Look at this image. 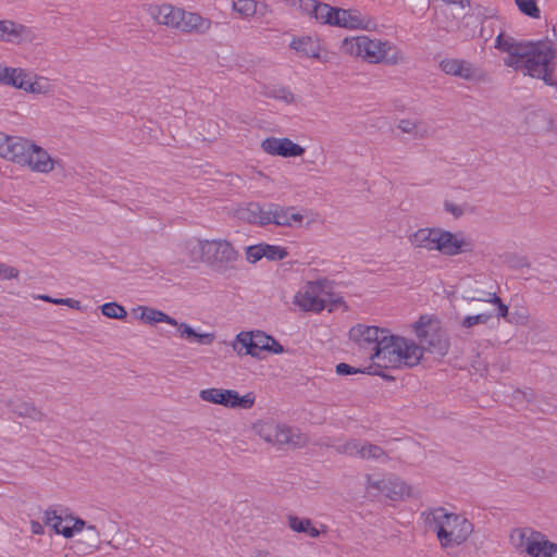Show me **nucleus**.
<instances>
[{
    "mask_svg": "<svg viewBox=\"0 0 557 557\" xmlns=\"http://www.w3.org/2000/svg\"><path fill=\"white\" fill-rule=\"evenodd\" d=\"M426 530L434 532L441 548L448 550L465 544L474 532V524L463 515L444 507L428 508L420 513Z\"/></svg>",
    "mask_w": 557,
    "mask_h": 557,
    "instance_id": "nucleus-1",
    "label": "nucleus"
},
{
    "mask_svg": "<svg viewBox=\"0 0 557 557\" xmlns=\"http://www.w3.org/2000/svg\"><path fill=\"white\" fill-rule=\"evenodd\" d=\"M423 347L403 336L386 334L381 337V343L370 359L381 368H413L418 366L423 357Z\"/></svg>",
    "mask_w": 557,
    "mask_h": 557,
    "instance_id": "nucleus-2",
    "label": "nucleus"
},
{
    "mask_svg": "<svg viewBox=\"0 0 557 557\" xmlns=\"http://www.w3.org/2000/svg\"><path fill=\"white\" fill-rule=\"evenodd\" d=\"M555 57L556 50L550 40L525 41L523 55L518 59L517 71L532 78L542 79L545 85L557 89L553 64Z\"/></svg>",
    "mask_w": 557,
    "mask_h": 557,
    "instance_id": "nucleus-3",
    "label": "nucleus"
},
{
    "mask_svg": "<svg viewBox=\"0 0 557 557\" xmlns=\"http://www.w3.org/2000/svg\"><path fill=\"white\" fill-rule=\"evenodd\" d=\"M416 248L437 250L444 256L454 257L472 251L473 245L462 233H451L443 228H420L409 236Z\"/></svg>",
    "mask_w": 557,
    "mask_h": 557,
    "instance_id": "nucleus-4",
    "label": "nucleus"
},
{
    "mask_svg": "<svg viewBox=\"0 0 557 557\" xmlns=\"http://www.w3.org/2000/svg\"><path fill=\"white\" fill-rule=\"evenodd\" d=\"M149 13L158 24L176 28L184 33L205 34L211 28L210 20L171 4L151 7Z\"/></svg>",
    "mask_w": 557,
    "mask_h": 557,
    "instance_id": "nucleus-5",
    "label": "nucleus"
},
{
    "mask_svg": "<svg viewBox=\"0 0 557 557\" xmlns=\"http://www.w3.org/2000/svg\"><path fill=\"white\" fill-rule=\"evenodd\" d=\"M509 543L519 555L529 557H557V543L531 528H515L510 531Z\"/></svg>",
    "mask_w": 557,
    "mask_h": 557,
    "instance_id": "nucleus-6",
    "label": "nucleus"
},
{
    "mask_svg": "<svg viewBox=\"0 0 557 557\" xmlns=\"http://www.w3.org/2000/svg\"><path fill=\"white\" fill-rule=\"evenodd\" d=\"M392 48L393 46L389 41L372 39L369 36L345 38L341 46L344 53L361 58L363 61L373 64H395L397 62V58L388 57V52Z\"/></svg>",
    "mask_w": 557,
    "mask_h": 557,
    "instance_id": "nucleus-7",
    "label": "nucleus"
},
{
    "mask_svg": "<svg viewBox=\"0 0 557 557\" xmlns=\"http://www.w3.org/2000/svg\"><path fill=\"white\" fill-rule=\"evenodd\" d=\"M205 253V263L216 274H226L236 270L239 259L238 251L226 239H208Z\"/></svg>",
    "mask_w": 557,
    "mask_h": 557,
    "instance_id": "nucleus-8",
    "label": "nucleus"
},
{
    "mask_svg": "<svg viewBox=\"0 0 557 557\" xmlns=\"http://www.w3.org/2000/svg\"><path fill=\"white\" fill-rule=\"evenodd\" d=\"M253 431L269 444L288 446L293 448L302 447L307 444V436L298 430L284 424L259 421L253 424Z\"/></svg>",
    "mask_w": 557,
    "mask_h": 557,
    "instance_id": "nucleus-9",
    "label": "nucleus"
},
{
    "mask_svg": "<svg viewBox=\"0 0 557 557\" xmlns=\"http://www.w3.org/2000/svg\"><path fill=\"white\" fill-rule=\"evenodd\" d=\"M367 490H375L379 494H383L392 500H399L405 497H411L412 487L399 478L393 476L388 479H374L367 475Z\"/></svg>",
    "mask_w": 557,
    "mask_h": 557,
    "instance_id": "nucleus-10",
    "label": "nucleus"
},
{
    "mask_svg": "<svg viewBox=\"0 0 557 557\" xmlns=\"http://www.w3.org/2000/svg\"><path fill=\"white\" fill-rule=\"evenodd\" d=\"M414 330L421 344L426 345V349L440 356H445L449 349L447 337L421 317L414 323Z\"/></svg>",
    "mask_w": 557,
    "mask_h": 557,
    "instance_id": "nucleus-11",
    "label": "nucleus"
},
{
    "mask_svg": "<svg viewBox=\"0 0 557 557\" xmlns=\"http://www.w3.org/2000/svg\"><path fill=\"white\" fill-rule=\"evenodd\" d=\"M270 341H272V336L261 331L242 332L236 336L233 347L239 355L245 354L261 358V352L269 349Z\"/></svg>",
    "mask_w": 557,
    "mask_h": 557,
    "instance_id": "nucleus-12",
    "label": "nucleus"
},
{
    "mask_svg": "<svg viewBox=\"0 0 557 557\" xmlns=\"http://www.w3.org/2000/svg\"><path fill=\"white\" fill-rule=\"evenodd\" d=\"M44 522L46 525L51 527L57 534H62L64 537H73L75 533L84 530L86 522L81 518H75L71 515L62 517L58 515L54 509H47L44 515Z\"/></svg>",
    "mask_w": 557,
    "mask_h": 557,
    "instance_id": "nucleus-13",
    "label": "nucleus"
},
{
    "mask_svg": "<svg viewBox=\"0 0 557 557\" xmlns=\"http://www.w3.org/2000/svg\"><path fill=\"white\" fill-rule=\"evenodd\" d=\"M294 304L304 311L320 312L326 307L322 288L318 283L308 282L294 297Z\"/></svg>",
    "mask_w": 557,
    "mask_h": 557,
    "instance_id": "nucleus-14",
    "label": "nucleus"
},
{
    "mask_svg": "<svg viewBox=\"0 0 557 557\" xmlns=\"http://www.w3.org/2000/svg\"><path fill=\"white\" fill-rule=\"evenodd\" d=\"M386 334V329L358 324L350 329L349 337L360 348L374 352L381 343V337Z\"/></svg>",
    "mask_w": 557,
    "mask_h": 557,
    "instance_id": "nucleus-15",
    "label": "nucleus"
},
{
    "mask_svg": "<svg viewBox=\"0 0 557 557\" xmlns=\"http://www.w3.org/2000/svg\"><path fill=\"white\" fill-rule=\"evenodd\" d=\"M58 164L59 160L52 158L46 149L33 141V147H30L23 166L35 173L48 174Z\"/></svg>",
    "mask_w": 557,
    "mask_h": 557,
    "instance_id": "nucleus-16",
    "label": "nucleus"
},
{
    "mask_svg": "<svg viewBox=\"0 0 557 557\" xmlns=\"http://www.w3.org/2000/svg\"><path fill=\"white\" fill-rule=\"evenodd\" d=\"M261 148L271 156H281L284 158L300 157L305 152L301 146L295 144L289 138L268 137L262 140Z\"/></svg>",
    "mask_w": 557,
    "mask_h": 557,
    "instance_id": "nucleus-17",
    "label": "nucleus"
},
{
    "mask_svg": "<svg viewBox=\"0 0 557 557\" xmlns=\"http://www.w3.org/2000/svg\"><path fill=\"white\" fill-rule=\"evenodd\" d=\"M525 41H517L512 37H506L499 34L496 37L495 47L508 55L504 59V64L513 70H518V59L523 55Z\"/></svg>",
    "mask_w": 557,
    "mask_h": 557,
    "instance_id": "nucleus-18",
    "label": "nucleus"
},
{
    "mask_svg": "<svg viewBox=\"0 0 557 557\" xmlns=\"http://www.w3.org/2000/svg\"><path fill=\"white\" fill-rule=\"evenodd\" d=\"M293 208H284L278 205L271 203L267 207V224L273 223L278 226H293L300 224L304 216L299 213L292 212Z\"/></svg>",
    "mask_w": 557,
    "mask_h": 557,
    "instance_id": "nucleus-19",
    "label": "nucleus"
},
{
    "mask_svg": "<svg viewBox=\"0 0 557 557\" xmlns=\"http://www.w3.org/2000/svg\"><path fill=\"white\" fill-rule=\"evenodd\" d=\"M30 147H33V140L20 136H10L3 159L23 166Z\"/></svg>",
    "mask_w": 557,
    "mask_h": 557,
    "instance_id": "nucleus-20",
    "label": "nucleus"
},
{
    "mask_svg": "<svg viewBox=\"0 0 557 557\" xmlns=\"http://www.w3.org/2000/svg\"><path fill=\"white\" fill-rule=\"evenodd\" d=\"M369 25V21L364 15L361 14L360 11L356 9H341L338 8V12L335 17L334 26L357 29V28H367Z\"/></svg>",
    "mask_w": 557,
    "mask_h": 557,
    "instance_id": "nucleus-21",
    "label": "nucleus"
},
{
    "mask_svg": "<svg viewBox=\"0 0 557 557\" xmlns=\"http://www.w3.org/2000/svg\"><path fill=\"white\" fill-rule=\"evenodd\" d=\"M208 239L189 238L181 245V252L190 263H205V253Z\"/></svg>",
    "mask_w": 557,
    "mask_h": 557,
    "instance_id": "nucleus-22",
    "label": "nucleus"
},
{
    "mask_svg": "<svg viewBox=\"0 0 557 557\" xmlns=\"http://www.w3.org/2000/svg\"><path fill=\"white\" fill-rule=\"evenodd\" d=\"M441 70L453 76H458L463 79L470 81L473 78V67L471 63L460 59H445L440 64Z\"/></svg>",
    "mask_w": 557,
    "mask_h": 557,
    "instance_id": "nucleus-23",
    "label": "nucleus"
},
{
    "mask_svg": "<svg viewBox=\"0 0 557 557\" xmlns=\"http://www.w3.org/2000/svg\"><path fill=\"white\" fill-rule=\"evenodd\" d=\"M29 30L26 26L13 21H0V40L7 42H20L27 37Z\"/></svg>",
    "mask_w": 557,
    "mask_h": 557,
    "instance_id": "nucleus-24",
    "label": "nucleus"
},
{
    "mask_svg": "<svg viewBox=\"0 0 557 557\" xmlns=\"http://www.w3.org/2000/svg\"><path fill=\"white\" fill-rule=\"evenodd\" d=\"M8 407L18 417L29 418L33 421H42L45 413L35 407L33 403L22 400H10Z\"/></svg>",
    "mask_w": 557,
    "mask_h": 557,
    "instance_id": "nucleus-25",
    "label": "nucleus"
},
{
    "mask_svg": "<svg viewBox=\"0 0 557 557\" xmlns=\"http://www.w3.org/2000/svg\"><path fill=\"white\" fill-rule=\"evenodd\" d=\"M290 48L304 57L314 59L320 58V44L318 40L311 37H301L293 39L290 42Z\"/></svg>",
    "mask_w": 557,
    "mask_h": 557,
    "instance_id": "nucleus-26",
    "label": "nucleus"
},
{
    "mask_svg": "<svg viewBox=\"0 0 557 557\" xmlns=\"http://www.w3.org/2000/svg\"><path fill=\"white\" fill-rule=\"evenodd\" d=\"M137 310L140 311L139 319L146 323L153 324L163 322L170 325H177V321L174 318L158 309L139 306Z\"/></svg>",
    "mask_w": 557,
    "mask_h": 557,
    "instance_id": "nucleus-27",
    "label": "nucleus"
},
{
    "mask_svg": "<svg viewBox=\"0 0 557 557\" xmlns=\"http://www.w3.org/2000/svg\"><path fill=\"white\" fill-rule=\"evenodd\" d=\"M240 219L249 222L255 223L259 225H267L265 216L267 214V208H262L257 202H250L246 208L242 209L239 211Z\"/></svg>",
    "mask_w": 557,
    "mask_h": 557,
    "instance_id": "nucleus-28",
    "label": "nucleus"
},
{
    "mask_svg": "<svg viewBox=\"0 0 557 557\" xmlns=\"http://www.w3.org/2000/svg\"><path fill=\"white\" fill-rule=\"evenodd\" d=\"M177 329L182 338L190 342L198 343L200 345H210L214 341L212 333H197L190 325L186 323H178Z\"/></svg>",
    "mask_w": 557,
    "mask_h": 557,
    "instance_id": "nucleus-29",
    "label": "nucleus"
},
{
    "mask_svg": "<svg viewBox=\"0 0 557 557\" xmlns=\"http://www.w3.org/2000/svg\"><path fill=\"white\" fill-rule=\"evenodd\" d=\"M227 408H243L250 409L256 401V396L252 392H249L240 396L236 391H227Z\"/></svg>",
    "mask_w": 557,
    "mask_h": 557,
    "instance_id": "nucleus-30",
    "label": "nucleus"
},
{
    "mask_svg": "<svg viewBox=\"0 0 557 557\" xmlns=\"http://www.w3.org/2000/svg\"><path fill=\"white\" fill-rule=\"evenodd\" d=\"M30 73H27L26 71L22 69H13L10 67L8 75L4 81V85H10L18 89L26 90L27 85L30 81Z\"/></svg>",
    "mask_w": 557,
    "mask_h": 557,
    "instance_id": "nucleus-31",
    "label": "nucleus"
},
{
    "mask_svg": "<svg viewBox=\"0 0 557 557\" xmlns=\"http://www.w3.org/2000/svg\"><path fill=\"white\" fill-rule=\"evenodd\" d=\"M259 8L267 10L268 4L255 0H238L233 2V10L242 17H249L257 14V12H259Z\"/></svg>",
    "mask_w": 557,
    "mask_h": 557,
    "instance_id": "nucleus-32",
    "label": "nucleus"
},
{
    "mask_svg": "<svg viewBox=\"0 0 557 557\" xmlns=\"http://www.w3.org/2000/svg\"><path fill=\"white\" fill-rule=\"evenodd\" d=\"M456 17L447 10L435 11L433 23L437 30L453 32L456 25Z\"/></svg>",
    "mask_w": 557,
    "mask_h": 557,
    "instance_id": "nucleus-33",
    "label": "nucleus"
},
{
    "mask_svg": "<svg viewBox=\"0 0 557 557\" xmlns=\"http://www.w3.org/2000/svg\"><path fill=\"white\" fill-rule=\"evenodd\" d=\"M338 12V8H333L327 3L318 2L317 8L312 17L317 21L334 26L335 17Z\"/></svg>",
    "mask_w": 557,
    "mask_h": 557,
    "instance_id": "nucleus-34",
    "label": "nucleus"
},
{
    "mask_svg": "<svg viewBox=\"0 0 557 557\" xmlns=\"http://www.w3.org/2000/svg\"><path fill=\"white\" fill-rule=\"evenodd\" d=\"M227 391L223 388H207L199 393V397L207 403L221 405L227 408Z\"/></svg>",
    "mask_w": 557,
    "mask_h": 557,
    "instance_id": "nucleus-35",
    "label": "nucleus"
},
{
    "mask_svg": "<svg viewBox=\"0 0 557 557\" xmlns=\"http://www.w3.org/2000/svg\"><path fill=\"white\" fill-rule=\"evenodd\" d=\"M361 459L366 460H382L386 461L388 459L386 453L383 450L382 447L370 444V443H362L360 446V457Z\"/></svg>",
    "mask_w": 557,
    "mask_h": 557,
    "instance_id": "nucleus-36",
    "label": "nucleus"
},
{
    "mask_svg": "<svg viewBox=\"0 0 557 557\" xmlns=\"http://www.w3.org/2000/svg\"><path fill=\"white\" fill-rule=\"evenodd\" d=\"M462 298L468 301H498V296L495 292L482 290L479 288L465 290Z\"/></svg>",
    "mask_w": 557,
    "mask_h": 557,
    "instance_id": "nucleus-37",
    "label": "nucleus"
},
{
    "mask_svg": "<svg viewBox=\"0 0 557 557\" xmlns=\"http://www.w3.org/2000/svg\"><path fill=\"white\" fill-rule=\"evenodd\" d=\"M263 95L269 98H273L289 104L294 101L293 92L286 87H268Z\"/></svg>",
    "mask_w": 557,
    "mask_h": 557,
    "instance_id": "nucleus-38",
    "label": "nucleus"
},
{
    "mask_svg": "<svg viewBox=\"0 0 557 557\" xmlns=\"http://www.w3.org/2000/svg\"><path fill=\"white\" fill-rule=\"evenodd\" d=\"M100 309L101 313L110 319L122 320L127 315L125 308L116 302H107Z\"/></svg>",
    "mask_w": 557,
    "mask_h": 557,
    "instance_id": "nucleus-39",
    "label": "nucleus"
},
{
    "mask_svg": "<svg viewBox=\"0 0 557 557\" xmlns=\"http://www.w3.org/2000/svg\"><path fill=\"white\" fill-rule=\"evenodd\" d=\"M336 373L338 375H349V374H356V373H367V374H375V375H381L383 377H387L386 375H384L383 373L381 372H377V371H372V367H368L366 368L364 370H361V369H357V368H354L345 362H341L336 366Z\"/></svg>",
    "mask_w": 557,
    "mask_h": 557,
    "instance_id": "nucleus-40",
    "label": "nucleus"
},
{
    "mask_svg": "<svg viewBox=\"0 0 557 557\" xmlns=\"http://www.w3.org/2000/svg\"><path fill=\"white\" fill-rule=\"evenodd\" d=\"M519 10L533 18H539L541 11L535 2V0H515Z\"/></svg>",
    "mask_w": 557,
    "mask_h": 557,
    "instance_id": "nucleus-41",
    "label": "nucleus"
},
{
    "mask_svg": "<svg viewBox=\"0 0 557 557\" xmlns=\"http://www.w3.org/2000/svg\"><path fill=\"white\" fill-rule=\"evenodd\" d=\"M264 258L271 261L283 260L287 257V251L276 245L263 244Z\"/></svg>",
    "mask_w": 557,
    "mask_h": 557,
    "instance_id": "nucleus-42",
    "label": "nucleus"
},
{
    "mask_svg": "<svg viewBox=\"0 0 557 557\" xmlns=\"http://www.w3.org/2000/svg\"><path fill=\"white\" fill-rule=\"evenodd\" d=\"M311 524V520L308 518H299L296 516L288 517V527L297 533H306Z\"/></svg>",
    "mask_w": 557,
    "mask_h": 557,
    "instance_id": "nucleus-43",
    "label": "nucleus"
},
{
    "mask_svg": "<svg viewBox=\"0 0 557 557\" xmlns=\"http://www.w3.org/2000/svg\"><path fill=\"white\" fill-rule=\"evenodd\" d=\"M361 444L362 443L360 441L351 440V441L346 442L343 445H338L336 449H337V451H339L342 454H346L351 457H360Z\"/></svg>",
    "mask_w": 557,
    "mask_h": 557,
    "instance_id": "nucleus-44",
    "label": "nucleus"
},
{
    "mask_svg": "<svg viewBox=\"0 0 557 557\" xmlns=\"http://www.w3.org/2000/svg\"><path fill=\"white\" fill-rule=\"evenodd\" d=\"M290 5L312 17L318 0H288Z\"/></svg>",
    "mask_w": 557,
    "mask_h": 557,
    "instance_id": "nucleus-45",
    "label": "nucleus"
},
{
    "mask_svg": "<svg viewBox=\"0 0 557 557\" xmlns=\"http://www.w3.org/2000/svg\"><path fill=\"white\" fill-rule=\"evenodd\" d=\"M493 317L492 313H480L475 315H468L466 317L462 322L461 326L466 329H470L476 324H485L490 321V319Z\"/></svg>",
    "mask_w": 557,
    "mask_h": 557,
    "instance_id": "nucleus-46",
    "label": "nucleus"
},
{
    "mask_svg": "<svg viewBox=\"0 0 557 557\" xmlns=\"http://www.w3.org/2000/svg\"><path fill=\"white\" fill-rule=\"evenodd\" d=\"M534 399H535L534 394H533L532 389H530V388H528V389H515L513 393H512V400L517 405H522L524 403L531 404V403L534 401Z\"/></svg>",
    "mask_w": 557,
    "mask_h": 557,
    "instance_id": "nucleus-47",
    "label": "nucleus"
},
{
    "mask_svg": "<svg viewBox=\"0 0 557 557\" xmlns=\"http://www.w3.org/2000/svg\"><path fill=\"white\" fill-rule=\"evenodd\" d=\"M35 76H30V81L27 85V88L25 91L32 92V94H46L49 90L48 83L40 78V79H33Z\"/></svg>",
    "mask_w": 557,
    "mask_h": 557,
    "instance_id": "nucleus-48",
    "label": "nucleus"
},
{
    "mask_svg": "<svg viewBox=\"0 0 557 557\" xmlns=\"http://www.w3.org/2000/svg\"><path fill=\"white\" fill-rule=\"evenodd\" d=\"M264 258L263 244L248 246L246 248V259L250 263H256Z\"/></svg>",
    "mask_w": 557,
    "mask_h": 557,
    "instance_id": "nucleus-49",
    "label": "nucleus"
},
{
    "mask_svg": "<svg viewBox=\"0 0 557 557\" xmlns=\"http://www.w3.org/2000/svg\"><path fill=\"white\" fill-rule=\"evenodd\" d=\"M86 529V541L88 542L89 547H98V544L100 543V533L97 530L96 525H86L84 527Z\"/></svg>",
    "mask_w": 557,
    "mask_h": 557,
    "instance_id": "nucleus-50",
    "label": "nucleus"
},
{
    "mask_svg": "<svg viewBox=\"0 0 557 557\" xmlns=\"http://www.w3.org/2000/svg\"><path fill=\"white\" fill-rule=\"evenodd\" d=\"M509 267L515 270H522L524 268H530V262L527 257L523 256H512L508 260Z\"/></svg>",
    "mask_w": 557,
    "mask_h": 557,
    "instance_id": "nucleus-51",
    "label": "nucleus"
},
{
    "mask_svg": "<svg viewBox=\"0 0 557 557\" xmlns=\"http://www.w3.org/2000/svg\"><path fill=\"white\" fill-rule=\"evenodd\" d=\"M18 275V270L8 265L5 263H0V280H10L15 278Z\"/></svg>",
    "mask_w": 557,
    "mask_h": 557,
    "instance_id": "nucleus-52",
    "label": "nucleus"
},
{
    "mask_svg": "<svg viewBox=\"0 0 557 557\" xmlns=\"http://www.w3.org/2000/svg\"><path fill=\"white\" fill-rule=\"evenodd\" d=\"M416 124H417V121H411V120H400L397 127L403 132V133H406V134H411L413 135L414 133V129H416Z\"/></svg>",
    "mask_w": 557,
    "mask_h": 557,
    "instance_id": "nucleus-53",
    "label": "nucleus"
},
{
    "mask_svg": "<svg viewBox=\"0 0 557 557\" xmlns=\"http://www.w3.org/2000/svg\"><path fill=\"white\" fill-rule=\"evenodd\" d=\"M431 135L430 127L423 122H417L413 136L416 138H424Z\"/></svg>",
    "mask_w": 557,
    "mask_h": 557,
    "instance_id": "nucleus-54",
    "label": "nucleus"
},
{
    "mask_svg": "<svg viewBox=\"0 0 557 557\" xmlns=\"http://www.w3.org/2000/svg\"><path fill=\"white\" fill-rule=\"evenodd\" d=\"M491 304L497 306V308H496V317L497 318H504V319L508 318V313H509L508 306H506L499 297H498V301H492Z\"/></svg>",
    "mask_w": 557,
    "mask_h": 557,
    "instance_id": "nucleus-55",
    "label": "nucleus"
},
{
    "mask_svg": "<svg viewBox=\"0 0 557 557\" xmlns=\"http://www.w3.org/2000/svg\"><path fill=\"white\" fill-rule=\"evenodd\" d=\"M55 305H64L76 310L82 309L81 302L73 298H59L58 301H55Z\"/></svg>",
    "mask_w": 557,
    "mask_h": 557,
    "instance_id": "nucleus-56",
    "label": "nucleus"
},
{
    "mask_svg": "<svg viewBox=\"0 0 557 557\" xmlns=\"http://www.w3.org/2000/svg\"><path fill=\"white\" fill-rule=\"evenodd\" d=\"M445 210L450 212L456 218L461 216L463 213L462 208L453 202H445Z\"/></svg>",
    "mask_w": 557,
    "mask_h": 557,
    "instance_id": "nucleus-57",
    "label": "nucleus"
},
{
    "mask_svg": "<svg viewBox=\"0 0 557 557\" xmlns=\"http://www.w3.org/2000/svg\"><path fill=\"white\" fill-rule=\"evenodd\" d=\"M265 351H270V352H274V354H281L284 351V348L283 346L276 342L273 337H272V341H270L269 343V349H267Z\"/></svg>",
    "mask_w": 557,
    "mask_h": 557,
    "instance_id": "nucleus-58",
    "label": "nucleus"
},
{
    "mask_svg": "<svg viewBox=\"0 0 557 557\" xmlns=\"http://www.w3.org/2000/svg\"><path fill=\"white\" fill-rule=\"evenodd\" d=\"M9 139H10L9 135H5L4 133L0 132V157L1 158H3Z\"/></svg>",
    "mask_w": 557,
    "mask_h": 557,
    "instance_id": "nucleus-59",
    "label": "nucleus"
},
{
    "mask_svg": "<svg viewBox=\"0 0 557 557\" xmlns=\"http://www.w3.org/2000/svg\"><path fill=\"white\" fill-rule=\"evenodd\" d=\"M412 4L420 11L426 10L429 8V0H410Z\"/></svg>",
    "mask_w": 557,
    "mask_h": 557,
    "instance_id": "nucleus-60",
    "label": "nucleus"
},
{
    "mask_svg": "<svg viewBox=\"0 0 557 557\" xmlns=\"http://www.w3.org/2000/svg\"><path fill=\"white\" fill-rule=\"evenodd\" d=\"M30 530L34 534H42L44 533V525L38 521H32L30 522Z\"/></svg>",
    "mask_w": 557,
    "mask_h": 557,
    "instance_id": "nucleus-61",
    "label": "nucleus"
},
{
    "mask_svg": "<svg viewBox=\"0 0 557 557\" xmlns=\"http://www.w3.org/2000/svg\"><path fill=\"white\" fill-rule=\"evenodd\" d=\"M251 557H280V556H277V555H275V554H272V553H270V552H268V550H261V549H260V550H256V552L252 554V556H251Z\"/></svg>",
    "mask_w": 557,
    "mask_h": 557,
    "instance_id": "nucleus-62",
    "label": "nucleus"
},
{
    "mask_svg": "<svg viewBox=\"0 0 557 557\" xmlns=\"http://www.w3.org/2000/svg\"><path fill=\"white\" fill-rule=\"evenodd\" d=\"M306 534H308L311 537H318L320 535V532L311 523L310 527L308 528V531L306 532Z\"/></svg>",
    "mask_w": 557,
    "mask_h": 557,
    "instance_id": "nucleus-63",
    "label": "nucleus"
},
{
    "mask_svg": "<svg viewBox=\"0 0 557 557\" xmlns=\"http://www.w3.org/2000/svg\"><path fill=\"white\" fill-rule=\"evenodd\" d=\"M10 67L2 66L0 64V83L3 84L8 75Z\"/></svg>",
    "mask_w": 557,
    "mask_h": 557,
    "instance_id": "nucleus-64",
    "label": "nucleus"
}]
</instances>
